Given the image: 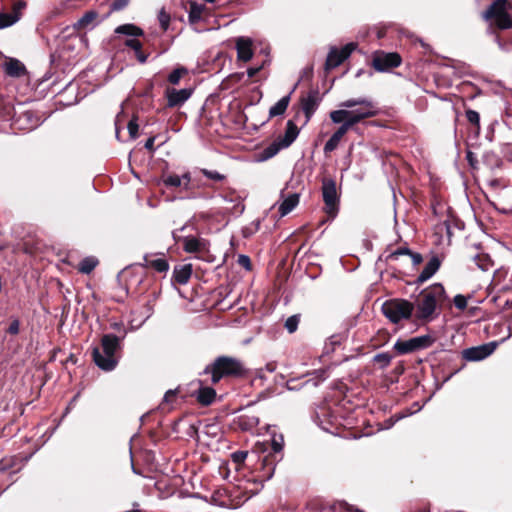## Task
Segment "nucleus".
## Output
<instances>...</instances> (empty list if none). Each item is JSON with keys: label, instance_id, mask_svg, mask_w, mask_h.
Segmentation results:
<instances>
[{"label": "nucleus", "instance_id": "f257e3e1", "mask_svg": "<svg viewBox=\"0 0 512 512\" xmlns=\"http://www.w3.org/2000/svg\"><path fill=\"white\" fill-rule=\"evenodd\" d=\"M379 113L377 104L368 98H351L339 104V109L331 111L329 116L334 124L344 123L350 129Z\"/></svg>", "mask_w": 512, "mask_h": 512}, {"label": "nucleus", "instance_id": "f03ea898", "mask_svg": "<svg viewBox=\"0 0 512 512\" xmlns=\"http://www.w3.org/2000/svg\"><path fill=\"white\" fill-rule=\"evenodd\" d=\"M447 294L441 283H434L423 289L414 303V322L429 323L436 319L447 300Z\"/></svg>", "mask_w": 512, "mask_h": 512}, {"label": "nucleus", "instance_id": "7ed1b4c3", "mask_svg": "<svg viewBox=\"0 0 512 512\" xmlns=\"http://www.w3.org/2000/svg\"><path fill=\"white\" fill-rule=\"evenodd\" d=\"M248 373L249 370L242 360L227 355L216 357L203 371V374L211 376V383L213 385L218 384L223 379L246 378Z\"/></svg>", "mask_w": 512, "mask_h": 512}, {"label": "nucleus", "instance_id": "20e7f679", "mask_svg": "<svg viewBox=\"0 0 512 512\" xmlns=\"http://www.w3.org/2000/svg\"><path fill=\"white\" fill-rule=\"evenodd\" d=\"M121 337L114 334H104L101 338V349H92L94 363L104 371H112L118 364L117 351L121 349Z\"/></svg>", "mask_w": 512, "mask_h": 512}, {"label": "nucleus", "instance_id": "39448f33", "mask_svg": "<svg viewBox=\"0 0 512 512\" xmlns=\"http://www.w3.org/2000/svg\"><path fill=\"white\" fill-rule=\"evenodd\" d=\"M382 313L393 324L414 319V303L401 298L387 300L382 305Z\"/></svg>", "mask_w": 512, "mask_h": 512}, {"label": "nucleus", "instance_id": "423d86ee", "mask_svg": "<svg viewBox=\"0 0 512 512\" xmlns=\"http://www.w3.org/2000/svg\"><path fill=\"white\" fill-rule=\"evenodd\" d=\"M507 0H495L485 12L483 18L492 23L499 29L506 30L512 28V17L508 13Z\"/></svg>", "mask_w": 512, "mask_h": 512}, {"label": "nucleus", "instance_id": "0eeeda50", "mask_svg": "<svg viewBox=\"0 0 512 512\" xmlns=\"http://www.w3.org/2000/svg\"><path fill=\"white\" fill-rule=\"evenodd\" d=\"M283 445L284 440L282 435H280L278 438L275 436L273 437L271 442L272 452L265 455L261 461V477H263L264 480H269L272 478L275 472L276 463L278 461L276 454L282 451Z\"/></svg>", "mask_w": 512, "mask_h": 512}, {"label": "nucleus", "instance_id": "6e6552de", "mask_svg": "<svg viewBox=\"0 0 512 512\" xmlns=\"http://www.w3.org/2000/svg\"><path fill=\"white\" fill-rule=\"evenodd\" d=\"M434 341V338L430 335L413 337L408 340L399 339L394 344V350L399 355L409 354L430 347Z\"/></svg>", "mask_w": 512, "mask_h": 512}, {"label": "nucleus", "instance_id": "1a4fd4ad", "mask_svg": "<svg viewBox=\"0 0 512 512\" xmlns=\"http://www.w3.org/2000/svg\"><path fill=\"white\" fill-rule=\"evenodd\" d=\"M324 206L322 211L325 216L320 220L319 226L326 224L327 222L333 221L340 210V196L341 194H322Z\"/></svg>", "mask_w": 512, "mask_h": 512}, {"label": "nucleus", "instance_id": "9d476101", "mask_svg": "<svg viewBox=\"0 0 512 512\" xmlns=\"http://www.w3.org/2000/svg\"><path fill=\"white\" fill-rule=\"evenodd\" d=\"M355 48L356 45L354 43H349L341 49L335 47L331 48L325 62V69L331 70L338 67L350 56Z\"/></svg>", "mask_w": 512, "mask_h": 512}, {"label": "nucleus", "instance_id": "9b49d317", "mask_svg": "<svg viewBox=\"0 0 512 512\" xmlns=\"http://www.w3.org/2000/svg\"><path fill=\"white\" fill-rule=\"evenodd\" d=\"M497 346V342H489L479 346L470 347L462 351V357L466 361H481L490 356Z\"/></svg>", "mask_w": 512, "mask_h": 512}, {"label": "nucleus", "instance_id": "f8f14e48", "mask_svg": "<svg viewBox=\"0 0 512 512\" xmlns=\"http://www.w3.org/2000/svg\"><path fill=\"white\" fill-rule=\"evenodd\" d=\"M401 64V57L397 53H377L373 58V67L377 71H386L398 67Z\"/></svg>", "mask_w": 512, "mask_h": 512}, {"label": "nucleus", "instance_id": "ddd939ff", "mask_svg": "<svg viewBox=\"0 0 512 512\" xmlns=\"http://www.w3.org/2000/svg\"><path fill=\"white\" fill-rule=\"evenodd\" d=\"M192 93L193 90L191 88H184L180 90L167 88L165 90L167 106L169 108H173L183 105L191 97Z\"/></svg>", "mask_w": 512, "mask_h": 512}, {"label": "nucleus", "instance_id": "4468645a", "mask_svg": "<svg viewBox=\"0 0 512 512\" xmlns=\"http://www.w3.org/2000/svg\"><path fill=\"white\" fill-rule=\"evenodd\" d=\"M235 48L237 51V59L239 61L248 62L253 58V41L249 37L240 36L235 40Z\"/></svg>", "mask_w": 512, "mask_h": 512}, {"label": "nucleus", "instance_id": "2eb2a0df", "mask_svg": "<svg viewBox=\"0 0 512 512\" xmlns=\"http://www.w3.org/2000/svg\"><path fill=\"white\" fill-rule=\"evenodd\" d=\"M481 195L500 213L512 214V199H510V194H494V199H491L488 194Z\"/></svg>", "mask_w": 512, "mask_h": 512}, {"label": "nucleus", "instance_id": "dca6fc26", "mask_svg": "<svg viewBox=\"0 0 512 512\" xmlns=\"http://www.w3.org/2000/svg\"><path fill=\"white\" fill-rule=\"evenodd\" d=\"M441 259L438 255H433L430 260L426 263L422 272L418 275L415 280L416 285H421L429 280L440 268Z\"/></svg>", "mask_w": 512, "mask_h": 512}, {"label": "nucleus", "instance_id": "f3484780", "mask_svg": "<svg viewBox=\"0 0 512 512\" xmlns=\"http://www.w3.org/2000/svg\"><path fill=\"white\" fill-rule=\"evenodd\" d=\"M317 107L318 99L316 92H311L307 96L301 98V108L306 117L305 123L309 122Z\"/></svg>", "mask_w": 512, "mask_h": 512}, {"label": "nucleus", "instance_id": "a211bd4d", "mask_svg": "<svg viewBox=\"0 0 512 512\" xmlns=\"http://www.w3.org/2000/svg\"><path fill=\"white\" fill-rule=\"evenodd\" d=\"M5 73L10 77H21L26 74L25 65L15 58H9L3 63Z\"/></svg>", "mask_w": 512, "mask_h": 512}, {"label": "nucleus", "instance_id": "6ab92c4d", "mask_svg": "<svg viewBox=\"0 0 512 512\" xmlns=\"http://www.w3.org/2000/svg\"><path fill=\"white\" fill-rule=\"evenodd\" d=\"M192 272V264L176 265L173 270V280L180 285H185L191 278Z\"/></svg>", "mask_w": 512, "mask_h": 512}, {"label": "nucleus", "instance_id": "aec40b11", "mask_svg": "<svg viewBox=\"0 0 512 512\" xmlns=\"http://www.w3.org/2000/svg\"><path fill=\"white\" fill-rule=\"evenodd\" d=\"M340 127L333 133L330 139L326 142L324 146V152L330 153L334 151L339 145L343 136L350 130V128L344 123H340Z\"/></svg>", "mask_w": 512, "mask_h": 512}, {"label": "nucleus", "instance_id": "412c9836", "mask_svg": "<svg viewBox=\"0 0 512 512\" xmlns=\"http://www.w3.org/2000/svg\"><path fill=\"white\" fill-rule=\"evenodd\" d=\"M216 390L210 386H201L196 392V400L202 406L211 405L216 399Z\"/></svg>", "mask_w": 512, "mask_h": 512}, {"label": "nucleus", "instance_id": "4be33fe9", "mask_svg": "<svg viewBox=\"0 0 512 512\" xmlns=\"http://www.w3.org/2000/svg\"><path fill=\"white\" fill-rule=\"evenodd\" d=\"M299 134V129L296 124L289 120L286 125V131L283 136L278 137L277 139L281 142L282 147H289L297 138Z\"/></svg>", "mask_w": 512, "mask_h": 512}, {"label": "nucleus", "instance_id": "5701e85b", "mask_svg": "<svg viewBox=\"0 0 512 512\" xmlns=\"http://www.w3.org/2000/svg\"><path fill=\"white\" fill-rule=\"evenodd\" d=\"M299 195L289 194L288 197L282 200L278 207L280 217L288 215L299 204Z\"/></svg>", "mask_w": 512, "mask_h": 512}, {"label": "nucleus", "instance_id": "b1692460", "mask_svg": "<svg viewBox=\"0 0 512 512\" xmlns=\"http://www.w3.org/2000/svg\"><path fill=\"white\" fill-rule=\"evenodd\" d=\"M183 249L188 253L201 252L205 249V243L202 239L188 236L183 239Z\"/></svg>", "mask_w": 512, "mask_h": 512}, {"label": "nucleus", "instance_id": "393cba45", "mask_svg": "<svg viewBox=\"0 0 512 512\" xmlns=\"http://www.w3.org/2000/svg\"><path fill=\"white\" fill-rule=\"evenodd\" d=\"M206 10L204 4L195 1L189 3L188 19L191 24L198 23L202 19L203 12Z\"/></svg>", "mask_w": 512, "mask_h": 512}, {"label": "nucleus", "instance_id": "a878e982", "mask_svg": "<svg viewBox=\"0 0 512 512\" xmlns=\"http://www.w3.org/2000/svg\"><path fill=\"white\" fill-rule=\"evenodd\" d=\"M290 103V95L282 97L276 104H274L269 110V117L273 118L280 116L285 113Z\"/></svg>", "mask_w": 512, "mask_h": 512}, {"label": "nucleus", "instance_id": "bb28decb", "mask_svg": "<svg viewBox=\"0 0 512 512\" xmlns=\"http://www.w3.org/2000/svg\"><path fill=\"white\" fill-rule=\"evenodd\" d=\"M144 260L146 262V264L143 265L144 267H151L159 273L166 272L169 269V263L166 259L158 258L154 260H149L148 256H145Z\"/></svg>", "mask_w": 512, "mask_h": 512}, {"label": "nucleus", "instance_id": "cd10ccee", "mask_svg": "<svg viewBox=\"0 0 512 512\" xmlns=\"http://www.w3.org/2000/svg\"><path fill=\"white\" fill-rule=\"evenodd\" d=\"M163 183L167 187H179L182 184V181L185 182V185L190 182L189 174H184L182 178L178 175H166L162 178Z\"/></svg>", "mask_w": 512, "mask_h": 512}, {"label": "nucleus", "instance_id": "c85d7f7f", "mask_svg": "<svg viewBox=\"0 0 512 512\" xmlns=\"http://www.w3.org/2000/svg\"><path fill=\"white\" fill-rule=\"evenodd\" d=\"M390 339V334L387 330H379L375 336L370 339V346L373 349L385 345Z\"/></svg>", "mask_w": 512, "mask_h": 512}, {"label": "nucleus", "instance_id": "c756f323", "mask_svg": "<svg viewBox=\"0 0 512 512\" xmlns=\"http://www.w3.org/2000/svg\"><path fill=\"white\" fill-rule=\"evenodd\" d=\"M98 14L95 11L86 12L76 23L75 28L86 29L94 23Z\"/></svg>", "mask_w": 512, "mask_h": 512}, {"label": "nucleus", "instance_id": "7c9ffc66", "mask_svg": "<svg viewBox=\"0 0 512 512\" xmlns=\"http://www.w3.org/2000/svg\"><path fill=\"white\" fill-rule=\"evenodd\" d=\"M20 19V14L17 11L11 13H0V29L7 28Z\"/></svg>", "mask_w": 512, "mask_h": 512}, {"label": "nucleus", "instance_id": "2f4dec72", "mask_svg": "<svg viewBox=\"0 0 512 512\" xmlns=\"http://www.w3.org/2000/svg\"><path fill=\"white\" fill-rule=\"evenodd\" d=\"M117 34L131 35V36H141L143 34L142 29L133 25V24H124L120 25L115 29Z\"/></svg>", "mask_w": 512, "mask_h": 512}, {"label": "nucleus", "instance_id": "473e14b6", "mask_svg": "<svg viewBox=\"0 0 512 512\" xmlns=\"http://www.w3.org/2000/svg\"><path fill=\"white\" fill-rule=\"evenodd\" d=\"M284 148L285 147H282L281 142L278 139H276L273 143H271L262 151L261 157L263 160H267L275 156L280 150Z\"/></svg>", "mask_w": 512, "mask_h": 512}, {"label": "nucleus", "instance_id": "72a5a7b5", "mask_svg": "<svg viewBox=\"0 0 512 512\" xmlns=\"http://www.w3.org/2000/svg\"><path fill=\"white\" fill-rule=\"evenodd\" d=\"M235 423L242 431H249L256 426L257 421L254 417L242 415L237 418Z\"/></svg>", "mask_w": 512, "mask_h": 512}, {"label": "nucleus", "instance_id": "f704fd0d", "mask_svg": "<svg viewBox=\"0 0 512 512\" xmlns=\"http://www.w3.org/2000/svg\"><path fill=\"white\" fill-rule=\"evenodd\" d=\"M98 261L92 257H86L79 263L78 270L81 273L89 274L97 266Z\"/></svg>", "mask_w": 512, "mask_h": 512}, {"label": "nucleus", "instance_id": "c9c22d12", "mask_svg": "<svg viewBox=\"0 0 512 512\" xmlns=\"http://www.w3.org/2000/svg\"><path fill=\"white\" fill-rule=\"evenodd\" d=\"M392 360V355L388 352L378 353L373 357V362L379 364L380 368H386Z\"/></svg>", "mask_w": 512, "mask_h": 512}, {"label": "nucleus", "instance_id": "e433bc0d", "mask_svg": "<svg viewBox=\"0 0 512 512\" xmlns=\"http://www.w3.org/2000/svg\"><path fill=\"white\" fill-rule=\"evenodd\" d=\"M187 69L184 67H179L174 69L170 75L168 76V81L173 84L177 85L180 81V79L187 74Z\"/></svg>", "mask_w": 512, "mask_h": 512}, {"label": "nucleus", "instance_id": "4c0bfd02", "mask_svg": "<svg viewBox=\"0 0 512 512\" xmlns=\"http://www.w3.org/2000/svg\"><path fill=\"white\" fill-rule=\"evenodd\" d=\"M300 322V314H295L287 318L285 321L284 327L287 329L289 333H294Z\"/></svg>", "mask_w": 512, "mask_h": 512}, {"label": "nucleus", "instance_id": "58836bf2", "mask_svg": "<svg viewBox=\"0 0 512 512\" xmlns=\"http://www.w3.org/2000/svg\"><path fill=\"white\" fill-rule=\"evenodd\" d=\"M158 20L163 31H166L170 24V14L162 8L158 13Z\"/></svg>", "mask_w": 512, "mask_h": 512}, {"label": "nucleus", "instance_id": "ea45409f", "mask_svg": "<svg viewBox=\"0 0 512 512\" xmlns=\"http://www.w3.org/2000/svg\"><path fill=\"white\" fill-rule=\"evenodd\" d=\"M412 254V251L407 247H399L395 251L389 254L388 259L390 260H397L402 255H409Z\"/></svg>", "mask_w": 512, "mask_h": 512}, {"label": "nucleus", "instance_id": "a19ab883", "mask_svg": "<svg viewBox=\"0 0 512 512\" xmlns=\"http://www.w3.org/2000/svg\"><path fill=\"white\" fill-rule=\"evenodd\" d=\"M127 128H128V132H129L131 139H136L138 137V129H139L137 119L136 118L131 119L127 125Z\"/></svg>", "mask_w": 512, "mask_h": 512}, {"label": "nucleus", "instance_id": "79ce46f5", "mask_svg": "<svg viewBox=\"0 0 512 512\" xmlns=\"http://www.w3.org/2000/svg\"><path fill=\"white\" fill-rule=\"evenodd\" d=\"M153 311L154 304L149 300L142 306L140 314L144 317V320H146L153 314Z\"/></svg>", "mask_w": 512, "mask_h": 512}, {"label": "nucleus", "instance_id": "37998d69", "mask_svg": "<svg viewBox=\"0 0 512 512\" xmlns=\"http://www.w3.org/2000/svg\"><path fill=\"white\" fill-rule=\"evenodd\" d=\"M453 303L459 310H464L467 307V298L464 295L458 294L454 297Z\"/></svg>", "mask_w": 512, "mask_h": 512}, {"label": "nucleus", "instance_id": "c03bdc74", "mask_svg": "<svg viewBox=\"0 0 512 512\" xmlns=\"http://www.w3.org/2000/svg\"><path fill=\"white\" fill-rule=\"evenodd\" d=\"M476 260L479 268H481L482 270H488L490 265V259L487 255H478L476 257Z\"/></svg>", "mask_w": 512, "mask_h": 512}, {"label": "nucleus", "instance_id": "a18cd8bd", "mask_svg": "<svg viewBox=\"0 0 512 512\" xmlns=\"http://www.w3.org/2000/svg\"><path fill=\"white\" fill-rule=\"evenodd\" d=\"M248 453L246 451H236L231 457L234 463L242 464L246 460Z\"/></svg>", "mask_w": 512, "mask_h": 512}, {"label": "nucleus", "instance_id": "49530a36", "mask_svg": "<svg viewBox=\"0 0 512 512\" xmlns=\"http://www.w3.org/2000/svg\"><path fill=\"white\" fill-rule=\"evenodd\" d=\"M466 118L470 123L479 125L480 116H479L478 112H476L474 110H468V111H466Z\"/></svg>", "mask_w": 512, "mask_h": 512}, {"label": "nucleus", "instance_id": "de8ad7c7", "mask_svg": "<svg viewBox=\"0 0 512 512\" xmlns=\"http://www.w3.org/2000/svg\"><path fill=\"white\" fill-rule=\"evenodd\" d=\"M19 330H20V322L18 319H14L8 329H7V333H9L10 335H17L19 333Z\"/></svg>", "mask_w": 512, "mask_h": 512}, {"label": "nucleus", "instance_id": "09e8293b", "mask_svg": "<svg viewBox=\"0 0 512 512\" xmlns=\"http://www.w3.org/2000/svg\"><path fill=\"white\" fill-rule=\"evenodd\" d=\"M237 203L232 207V208H228L226 207L225 210L226 211H229L233 214H236V213H242L244 211V205L241 203L240 201V197H237Z\"/></svg>", "mask_w": 512, "mask_h": 512}, {"label": "nucleus", "instance_id": "8fccbe9b", "mask_svg": "<svg viewBox=\"0 0 512 512\" xmlns=\"http://www.w3.org/2000/svg\"><path fill=\"white\" fill-rule=\"evenodd\" d=\"M14 466V458L2 459L0 461V471L4 472L11 469Z\"/></svg>", "mask_w": 512, "mask_h": 512}, {"label": "nucleus", "instance_id": "3c124183", "mask_svg": "<svg viewBox=\"0 0 512 512\" xmlns=\"http://www.w3.org/2000/svg\"><path fill=\"white\" fill-rule=\"evenodd\" d=\"M238 263H239V265H241L242 267H244L247 270L251 269V266H252L251 260H250L249 256H247V255H239Z\"/></svg>", "mask_w": 512, "mask_h": 512}, {"label": "nucleus", "instance_id": "603ef678", "mask_svg": "<svg viewBox=\"0 0 512 512\" xmlns=\"http://www.w3.org/2000/svg\"><path fill=\"white\" fill-rule=\"evenodd\" d=\"M125 44H126V46L132 48L135 52H139V50H141V48H142L141 42L137 39H128L125 42Z\"/></svg>", "mask_w": 512, "mask_h": 512}, {"label": "nucleus", "instance_id": "864d4df0", "mask_svg": "<svg viewBox=\"0 0 512 512\" xmlns=\"http://www.w3.org/2000/svg\"><path fill=\"white\" fill-rule=\"evenodd\" d=\"M129 3V0H116L111 5L112 11H119L125 8Z\"/></svg>", "mask_w": 512, "mask_h": 512}, {"label": "nucleus", "instance_id": "5fc2aeb1", "mask_svg": "<svg viewBox=\"0 0 512 512\" xmlns=\"http://www.w3.org/2000/svg\"><path fill=\"white\" fill-rule=\"evenodd\" d=\"M202 172L205 176H207L208 178H210L212 180L220 181L224 178L223 175L219 174L216 171L203 170Z\"/></svg>", "mask_w": 512, "mask_h": 512}, {"label": "nucleus", "instance_id": "6e6d98bb", "mask_svg": "<svg viewBox=\"0 0 512 512\" xmlns=\"http://www.w3.org/2000/svg\"><path fill=\"white\" fill-rule=\"evenodd\" d=\"M111 328L116 330L117 332H119L121 335L119 337H121V339H123L126 335V330L123 326L122 323H118V322H114L111 324Z\"/></svg>", "mask_w": 512, "mask_h": 512}, {"label": "nucleus", "instance_id": "4d7b16f0", "mask_svg": "<svg viewBox=\"0 0 512 512\" xmlns=\"http://www.w3.org/2000/svg\"><path fill=\"white\" fill-rule=\"evenodd\" d=\"M323 192H336L335 183L333 181L324 182Z\"/></svg>", "mask_w": 512, "mask_h": 512}, {"label": "nucleus", "instance_id": "13d9d810", "mask_svg": "<svg viewBox=\"0 0 512 512\" xmlns=\"http://www.w3.org/2000/svg\"><path fill=\"white\" fill-rule=\"evenodd\" d=\"M410 257L415 266L421 264L423 261V257L420 253H416V252L412 251V254H410Z\"/></svg>", "mask_w": 512, "mask_h": 512}, {"label": "nucleus", "instance_id": "bf43d9fd", "mask_svg": "<svg viewBox=\"0 0 512 512\" xmlns=\"http://www.w3.org/2000/svg\"><path fill=\"white\" fill-rule=\"evenodd\" d=\"M154 142H155V137L152 136L150 138L147 139V141L145 142V148L149 151H154Z\"/></svg>", "mask_w": 512, "mask_h": 512}, {"label": "nucleus", "instance_id": "052dcab7", "mask_svg": "<svg viewBox=\"0 0 512 512\" xmlns=\"http://www.w3.org/2000/svg\"><path fill=\"white\" fill-rule=\"evenodd\" d=\"M176 397V391L168 390L164 395V401L171 402Z\"/></svg>", "mask_w": 512, "mask_h": 512}, {"label": "nucleus", "instance_id": "680f3d73", "mask_svg": "<svg viewBox=\"0 0 512 512\" xmlns=\"http://www.w3.org/2000/svg\"><path fill=\"white\" fill-rule=\"evenodd\" d=\"M261 67H257V68H248L247 69V75L249 78H252L254 77L259 71H260Z\"/></svg>", "mask_w": 512, "mask_h": 512}, {"label": "nucleus", "instance_id": "e2e57ef3", "mask_svg": "<svg viewBox=\"0 0 512 512\" xmlns=\"http://www.w3.org/2000/svg\"><path fill=\"white\" fill-rule=\"evenodd\" d=\"M136 57L140 63H144L147 60V56L141 50L136 52Z\"/></svg>", "mask_w": 512, "mask_h": 512}, {"label": "nucleus", "instance_id": "0e129e2a", "mask_svg": "<svg viewBox=\"0 0 512 512\" xmlns=\"http://www.w3.org/2000/svg\"><path fill=\"white\" fill-rule=\"evenodd\" d=\"M24 7H25V3L20 1L17 4H15L13 11H17L20 14V10Z\"/></svg>", "mask_w": 512, "mask_h": 512}, {"label": "nucleus", "instance_id": "69168bd1", "mask_svg": "<svg viewBox=\"0 0 512 512\" xmlns=\"http://www.w3.org/2000/svg\"><path fill=\"white\" fill-rule=\"evenodd\" d=\"M436 201H437V197H436V194H434L433 200L431 201V206L433 208V213L435 215L437 214V211H436Z\"/></svg>", "mask_w": 512, "mask_h": 512}, {"label": "nucleus", "instance_id": "338daca9", "mask_svg": "<svg viewBox=\"0 0 512 512\" xmlns=\"http://www.w3.org/2000/svg\"><path fill=\"white\" fill-rule=\"evenodd\" d=\"M266 368H267L268 371L273 372L275 370V368H276V365L273 364V363H268L266 365Z\"/></svg>", "mask_w": 512, "mask_h": 512}, {"label": "nucleus", "instance_id": "774afa93", "mask_svg": "<svg viewBox=\"0 0 512 512\" xmlns=\"http://www.w3.org/2000/svg\"><path fill=\"white\" fill-rule=\"evenodd\" d=\"M116 137L119 138V129L116 127Z\"/></svg>", "mask_w": 512, "mask_h": 512}]
</instances>
